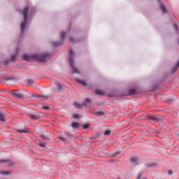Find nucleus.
Here are the masks:
<instances>
[{"label": "nucleus", "mask_w": 179, "mask_h": 179, "mask_svg": "<svg viewBox=\"0 0 179 179\" xmlns=\"http://www.w3.org/2000/svg\"><path fill=\"white\" fill-rule=\"evenodd\" d=\"M24 61H30V59H36L37 61H40L41 62H45L47 59H48V55L43 54V55H24L22 57Z\"/></svg>", "instance_id": "f257e3e1"}, {"label": "nucleus", "mask_w": 179, "mask_h": 179, "mask_svg": "<svg viewBox=\"0 0 179 179\" xmlns=\"http://www.w3.org/2000/svg\"><path fill=\"white\" fill-rule=\"evenodd\" d=\"M73 55H75V52L73 50H69V61L70 64V66L71 67V69L73 72V73H79V69L75 67V60H73Z\"/></svg>", "instance_id": "f03ea898"}, {"label": "nucleus", "mask_w": 179, "mask_h": 179, "mask_svg": "<svg viewBox=\"0 0 179 179\" xmlns=\"http://www.w3.org/2000/svg\"><path fill=\"white\" fill-rule=\"evenodd\" d=\"M22 15L24 16V22L21 24V31L23 33L24 29H26V25L27 24V15H29V7H25L22 11Z\"/></svg>", "instance_id": "7ed1b4c3"}, {"label": "nucleus", "mask_w": 179, "mask_h": 179, "mask_svg": "<svg viewBox=\"0 0 179 179\" xmlns=\"http://www.w3.org/2000/svg\"><path fill=\"white\" fill-rule=\"evenodd\" d=\"M12 94L14 97H17V99H22V97H24V94L20 91L14 90L12 92Z\"/></svg>", "instance_id": "20e7f679"}, {"label": "nucleus", "mask_w": 179, "mask_h": 179, "mask_svg": "<svg viewBox=\"0 0 179 179\" xmlns=\"http://www.w3.org/2000/svg\"><path fill=\"white\" fill-rule=\"evenodd\" d=\"M29 117L30 118H31V120H40V117H42V115L41 113H37V114L31 113L29 114Z\"/></svg>", "instance_id": "39448f33"}, {"label": "nucleus", "mask_w": 179, "mask_h": 179, "mask_svg": "<svg viewBox=\"0 0 179 179\" xmlns=\"http://www.w3.org/2000/svg\"><path fill=\"white\" fill-rule=\"evenodd\" d=\"M0 163H7L8 164V166H13V164H14V163L9 159L0 160Z\"/></svg>", "instance_id": "423d86ee"}, {"label": "nucleus", "mask_w": 179, "mask_h": 179, "mask_svg": "<svg viewBox=\"0 0 179 179\" xmlns=\"http://www.w3.org/2000/svg\"><path fill=\"white\" fill-rule=\"evenodd\" d=\"M76 82H78V83H80V85H82V86H87V83H86V81L83 80L77 79Z\"/></svg>", "instance_id": "0eeeda50"}, {"label": "nucleus", "mask_w": 179, "mask_h": 179, "mask_svg": "<svg viewBox=\"0 0 179 179\" xmlns=\"http://www.w3.org/2000/svg\"><path fill=\"white\" fill-rule=\"evenodd\" d=\"M95 93H96V94H98L99 96H104V94H105L104 91H103L101 90H95Z\"/></svg>", "instance_id": "6e6552de"}, {"label": "nucleus", "mask_w": 179, "mask_h": 179, "mask_svg": "<svg viewBox=\"0 0 179 179\" xmlns=\"http://www.w3.org/2000/svg\"><path fill=\"white\" fill-rule=\"evenodd\" d=\"M17 54H19V50L17 49L15 51V54H14L11 57V61H13V62L16 59V57H17Z\"/></svg>", "instance_id": "1a4fd4ad"}, {"label": "nucleus", "mask_w": 179, "mask_h": 179, "mask_svg": "<svg viewBox=\"0 0 179 179\" xmlns=\"http://www.w3.org/2000/svg\"><path fill=\"white\" fill-rule=\"evenodd\" d=\"M26 82L28 86H33L34 85V80L28 79Z\"/></svg>", "instance_id": "9d476101"}, {"label": "nucleus", "mask_w": 179, "mask_h": 179, "mask_svg": "<svg viewBox=\"0 0 179 179\" xmlns=\"http://www.w3.org/2000/svg\"><path fill=\"white\" fill-rule=\"evenodd\" d=\"M73 106L76 108H82V107H83V103L80 104L78 102H74Z\"/></svg>", "instance_id": "9b49d317"}, {"label": "nucleus", "mask_w": 179, "mask_h": 179, "mask_svg": "<svg viewBox=\"0 0 179 179\" xmlns=\"http://www.w3.org/2000/svg\"><path fill=\"white\" fill-rule=\"evenodd\" d=\"M0 121L1 122H5L6 120L5 119V115L2 112L0 111Z\"/></svg>", "instance_id": "f8f14e48"}, {"label": "nucleus", "mask_w": 179, "mask_h": 179, "mask_svg": "<svg viewBox=\"0 0 179 179\" xmlns=\"http://www.w3.org/2000/svg\"><path fill=\"white\" fill-rule=\"evenodd\" d=\"M36 97H38L40 99H43L44 100H47V99L50 98L48 95H36Z\"/></svg>", "instance_id": "ddd939ff"}, {"label": "nucleus", "mask_w": 179, "mask_h": 179, "mask_svg": "<svg viewBox=\"0 0 179 179\" xmlns=\"http://www.w3.org/2000/svg\"><path fill=\"white\" fill-rule=\"evenodd\" d=\"M136 93V90L135 89H131L129 90V95L132 96V94H135Z\"/></svg>", "instance_id": "4468645a"}, {"label": "nucleus", "mask_w": 179, "mask_h": 179, "mask_svg": "<svg viewBox=\"0 0 179 179\" xmlns=\"http://www.w3.org/2000/svg\"><path fill=\"white\" fill-rule=\"evenodd\" d=\"M52 45H53V47H59V45H62V41L57 42V43H52Z\"/></svg>", "instance_id": "2eb2a0df"}, {"label": "nucleus", "mask_w": 179, "mask_h": 179, "mask_svg": "<svg viewBox=\"0 0 179 179\" xmlns=\"http://www.w3.org/2000/svg\"><path fill=\"white\" fill-rule=\"evenodd\" d=\"M72 128H79V123L78 122H73L71 124Z\"/></svg>", "instance_id": "dca6fc26"}, {"label": "nucleus", "mask_w": 179, "mask_h": 179, "mask_svg": "<svg viewBox=\"0 0 179 179\" xmlns=\"http://www.w3.org/2000/svg\"><path fill=\"white\" fill-rule=\"evenodd\" d=\"M160 9H161V10L162 11L163 13H166V12H167V10H166V7L164 6V5H161Z\"/></svg>", "instance_id": "f3484780"}, {"label": "nucleus", "mask_w": 179, "mask_h": 179, "mask_svg": "<svg viewBox=\"0 0 179 179\" xmlns=\"http://www.w3.org/2000/svg\"><path fill=\"white\" fill-rule=\"evenodd\" d=\"M148 120H152V121H156V117L155 115H149L148 116Z\"/></svg>", "instance_id": "a211bd4d"}, {"label": "nucleus", "mask_w": 179, "mask_h": 179, "mask_svg": "<svg viewBox=\"0 0 179 179\" xmlns=\"http://www.w3.org/2000/svg\"><path fill=\"white\" fill-rule=\"evenodd\" d=\"M90 101H92V99H85V102L83 103V106H86L87 104H89V103H90Z\"/></svg>", "instance_id": "6ab92c4d"}, {"label": "nucleus", "mask_w": 179, "mask_h": 179, "mask_svg": "<svg viewBox=\"0 0 179 179\" xmlns=\"http://www.w3.org/2000/svg\"><path fill=\"white\" fill-rule=\"evenodd\" d=\"M17 132H20V134H26L29 132V131L24 129H18L17 130Z\"/></svg>", "instance_id": "aec40b11"}, {"label": "nucleus", "mask_w": 179, "mask_h": 179, "mask_svg": "<svg viewBox=\"0 0 179 179\" xmlns=\"http://www.w3.org/2000/svg\"><path fill=\"white\" fill-rule=\"evenodd\" d=\"M96 114L99 117H103V115H104V112H103V110H99V111L96 112Z\"/></svg>", "instance_id": "412c9836"}, {"label": "nucleus", "mask_w": 179, "mask_h": 179, "mask_svg": "<svg viewBox=\"0 0 179 179\" xmlns=\"http://www.w3.org/2000/svg\"><path fill=\"white\" fill-rule=\"evenodd\" d=\"M130 161L131 162V163H136V162H138V158L137 157H132L130 159Z\"/></svg>", "instance_id": "4be33fe9"}, {"label": "nucleus", "mask_w": 179, "mask_h": 179, "mask_svg": "<svg viewBox=\"0 0 179 179\" xmlns=\"http://www.w3.org/2000/svg\"><path fill=\"white\" fill-rule=\"evenodd\" d=\"M0 174H2L3 176H8L9 171H1L0 172Z\"/></svg>", "instance_id": "5701e85b"}, {"label": "nucleus", "mask_w": 179, "mask_h": 179, "mask_svg": "<svg viewBox=\"0 0 179 179\" xmlns=\"http://www.w3.org/2000/svg\"><path fill=\"white\" fill-rule=\"evenodd\" d=\"M38 145L41 146V148H45V143L43 141H40Z\"/></svg>", "instance_id": "b1692460"}, {"label": "nucleus", "mask_w": 179, "mask_h": 179, "mask_svg": "<svg viewBox=\"0 0 179 179\" xmlns=\"http://www.w3.org/2000/svg\"><path fill=\"white\" fill-rule=\"evenodd\" d=\"M66 34H65V32H62L60 35V38L61 40H64V38L66 37Z\"/></svg>", "instance_id": "393cba45"}, {"label": "nucleus", "mask_w": 179, "mask_h": 179, "mask_svg": "<svg viewBox=\"0 0 179 179\" xmlns=\"http://www.w3.org/2000/svg\"><path fill=\"white\" fill-rule=\"evenodd\" d=\"M176 67L173 69V72H176V71H177V69L179 67V60L176 62Z\"/></svg>", "instance_id": "a878e982"}, {"label": "nucleus", "mask_w": 179, "mask_h": 179, "mask_svg": "<svg viewBox=\"0 0 179 179\" xmlns=\"http://www.w3.org/2000/svg\"><path fill=\"white\" fill-rule=\"evenodd\" d=\"M56 86H57L58 90H61V89H62V85H61V84H59L58 83H56Z\"/></svg>", "instance_id": "bb28decb"}, {"label": "nucleus", "mask_w": 179, "mask_h": 179, "mask_svg": "<svg viewBox=\"0 0 179 179\" xmlns=\"http://www.w3.org/2000/svg\"><path fill=\"white\" fill-rule=\"evenodd\" d=\"M111 134V130L108 129L104 131V135H110Z\"/></svg>", "instance_id": "cd10ccee"}, {"label": "nucleus", "mask_w": 179, "mask_h": 179, "mask_svg": "<svg viewBox=\"0 0 179 179\" xmlns=\"http://www.w3.org/2000/svg\"><path fill=\"white\" fill-rule=\"evenodd\" d=\"M42 108H43V110H50V106H42Z\"/></svg>", "instance_id": "c85d7f7f"}, {"label": "nucleus", "mask_w": 179, "mask_h": 179, "mask_svg": "<svg viewBox=\"0 0 179 179\" xmlns=\"http://www.w3.org/2000/svg\"><path fill=\"white\" fill-rule=\"evenodd\" d=\"M83 127L84 129H87L89 128V124H85Z\"/></svg>", "instance_id": "c756f323"}, {"label": "nucleus", "mask_w": 179, "mask_h": 179, "mask_svg": "<svg viewBox=\"0 0 179 179\" xmlns=\"http://www.w3.org/2000/svg\"><path fill=\"white\" fill-rule=\"evenodd\" d=\"M73 117L74 118V120H76V119L79 118V115L74 114V115H73Z\"/></svg>", "instance_id": "7c9ffc66"}, {"label": "nucleus", "mask_w": 179, "mask_h": 179, "mask_svg": "<svg viewBox=\"0 0 179 179\" xmlns=\"http://www.w3.org/2000/svg\"><path fill=\"white\" fill-rule=\"evenodd\" d=\"M142 177V173H138L136 176L137 179H141V178Z\"/></svg>", "instance_id": "2f4dec72"}, {"label": "nucleus", "mask_w": 179, "mask_h": 179, "mask_svg": "<svg viewBox=\"0 0 179 179\" xmlns=\"http://www.w3.org/2000/svg\"><path fill=\"white\" fill-rule=\"evenodd\" d=\"M174 29H175L176 31H177V30H178V28L177 27L176 24L174 25Z\"/></svg>", "instance_id": "473e14b6"}, {"label": "nucleus", "mask_w": 179, "mask_h": 179, "mask_svg": "<svg viewBox=\"0 0 179 179\" xmlns=\"http://www.w3.org/2000/svg\"><path fill=\"white\" fill-rule=\"evenodd\" d=\"M70 41L71 43H73V37H70Z\"/></svg>", "instance_id": "72a5a7b5"}, {"label": "nucleus", "mask_w": 179, "mask_h": 179, "mask_svg": "<svg viewBox=\"0 0 179 179\" xmlns=\"http://www.w3.org/2000/svg\"><path fill=\"white\" fill-rule=\"evenodd\" d=\"M168 174H169V176H171V174H173V171H168Z\"/></svg>", "instance_id": "f704fd0d"}, {"label": "nucleus", "mask_w": 179, "mask_h": 179, "mask_svg": "<svg viewBox=\"0 0 179 179\" xmlns=\"http://www.w3.org/2000/svg\"><path fill=\"white\" fill-rule=\"evenodd\" d=\"M108 96H109V97H113V96H112V95H108Z\"/></svg>", "instance_id": "c9c22d12"}, {"label": "nucleus", "mask_w": 179, "mask_h": 179, "mask_svg": "<svg viewBox=\"0 0 179 179\" xmlns=\"http://www.w3.org/2000/svg\"><path fill=\"white\" fill-rule=\"evenodd\" d=\"M158 1V2H159L160 1V0H157Z\"/></svg>", "instance_id": "e433bc0d"}, {"label": "nucleus", "mask_w": 179, "mask_h": 179, "mask_svg": "<svg viewBox=\"0 0 179 179\" xmlns=\"http://www.w3.org/2000/svg\"><path fill=\"white\" fill-rule=\"evenodd\" d=\"M178 136H179V134H178Z\"/></svg>", "instance_id": "4c0bfd02"}]
</instances>
